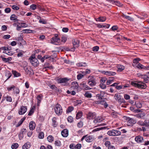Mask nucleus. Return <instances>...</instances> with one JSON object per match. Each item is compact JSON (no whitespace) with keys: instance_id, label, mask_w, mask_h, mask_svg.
Here are the masks:
<instances>
[{"instance_id":"nucleus-63","label":"nucleus","mask_w":149,"mask_h":149,"mask_svg":"<svg viewBox=\"0 0 149 149\" xmlns=\"http://www.w3.org/2000/svg\"><path fill=\"white\" fill-rule=\"evenodd\" d=\"M106 80V78H102L101 79L100 82L101 83L104 84Z\"/></svg>"},{"instance_id":"nucleus-17","label":"nucleus","mask_w":149,"mask_h":149,"mask_svg":"<svg viewBox=\"0 0 149 149\" xmlns=\"http://www.w3.org/2000/svg\"><path fill=\"white\" fill-rule=\"evenodd\" d=\"M103 120V119L101 117H97L93 121V122L95 123H100Z\"/></svg>"},{"instance_id":"nucleus-35","label":"nucleus","mask_w":149,"mask_h":149,"mask_svg":"<svg viewBox=\"0 0 149 149\" xmlns=\"http://www.w3.org/2000/svg\"><path fill=\"white\" fill-rule=\"evenodd\" d=\"M48 141L49 142H52L54 140V138L53 136L51 135H49L47 137Z\"/></svg>"},{"instance_id":"nucleus-11","label":"nucleus","mask_w":149,"mask_h":149,"mask_svg":"<svg viewBox=\"0 0 149 149\" xmlns=\"http://www.w3.org/2000/svg\"><path fill=\"white\" fill-rule=\"evenodd\" d=\"M26 132V130L25 129H22L21 130L20 133L19 134V136L20 139H21L23 138L24 136V134H25Z\"/></svg>"},{"instance_id":"nucleus-23","label":"nucleus","mask_w":149,"mask_h":149,"mask_svg":"<svg viewBox=\"0 0 149 149\" xmlns=\"http://www.w3.org/2000/svg\"><path fill=\"white\" fill-rule=\"evenodd\" d=\"M42 98V96L40 95H38L37 97V104L38 106H39L40 103L41 101Z\"/></svg>"},{"instance_id":"nucleus-33","label":"nucleus","mask_w":149,"mask_h":149,"mask_svg":"<svg viewBox=\"0 0 149 149\" xmlns=\"http://www.w3.org/2000/svg\"><path fill=\"white\" fill-rule=\"evenodd\" d=\"M110 25L108 24L107 25H101L100 24H98L97 26L99 28H101L102 27H106L107 28H109V27Z\"/></svg>"},{"instance_id":"nucleus-62","label":"nucleus","mask_w":149,"mask_h":149,"mask_svg":"<svg viewBox=\"0 0 149 149\" xmlns=\"http://www.w3.org/2000/svg\"><path fill=\"white\" fill-rule=\"evenodd\" d=\"M6 100L8 101L11 102L12 101V99L10 96H8L6 97Z\"/></svg>"},{"instance_id":"nucleus-46","label":"nucleus","mask_w":149,"mask_h":149,"mask_svg":"<svg viewBox=\"0 0 149 149\" xmlns=\"http://www.w3.org/2000/svg\"><path fill=\"white\" fill-rule=\"evenodd\" d=\"M99 49V47L98 46H95L93 48L92 50L94 52H97Z\"/></svg>"},{"instance_id":"nucleus-44","label":"nucleus","mask_w":149,"mask_h":149,"mask_svg":"<svg viewBox=\"0 0 149 149\" xmlns=\"http://www.w3.org/2000/svg\"><path fill=\"white\" fill-rule=\"evenodd\" d=\"M44 137V134L43 132H40L39 135L38 137L40 139H43Z\"/></svg>"},{"instance_id":"nucleus-47","label":"nucleus","mask_w":149,"mask_h":149,"mask_svg":"<svg viewBox=\"0 0 149 149\" xmlns=\"http://www.w3.org/2000/svg\"><path fill=\"white\" fill-rule=\"evenodd\" d=\"M81 145L80 143H78L75 146V149H80L81 148Z\"/></svg>"},{"instance_id":"nucleus-49","label":"nucleus","mask_w":149,"mask_h":149,"mask_svg":"<svg viewBox=\"0 0 149 149\" xmlns=\"http://www.w3.org/2000/svg\"><path fill=\"white\" fill-rule=\"evenodd\" d=\"M140 59L139 58H135L134 59L133 61V63H134L136 64H138L139 63L138 62L140 61Z\"/></svg>"},{"instance_id":"nucleus-19","label":"nucleus","mask_w":149,"mask_h":149,"mask_svg":"<svg viewBox=\"0 0 149 149\" xmlns=\"http://www.w3.org/2000/svg\"><path fill=\"white\" fill-rule=\"evenodd\" d=\"M30 147V143L28 142L26 143L22 146V149H28Z\"/></svg>"},{"instance_id":"nucleus-30","label":"nucleus","mask_w":149,"mask_h":149,"mask_svg":"<svg viewBox=\"0 0 149 149\" xmlns=\"http://www.w3.org/2000/svg\"><path fill=\"white\" fill-rule=\"evenodd\" d=\"M77 65L78 67H85L87 65L86 63H79L77 64Z\"/></svg>"},{"instance_id":"nucleus-53","label":"nucleus","mask_w":149,"mask_h":149,"mask_svg":"<svg viewBox=\"0 0 149 149\" xmlns=\"http://www.w3.org/2000/svg\"><path fill=\"white\" fill-rule=\"evenodd\" d=\"M104 127H101L95 129L92 131V132H96V131H99L100 130L103 129Z\"/></svg>"},{"instance_id":"nucleus-56","label":"nucleus","mask_w":149,"mask_h":149,"mask_svg":"<svg viewBox=\"0 0 149 149\" xmlns=\"http://www.w3.org/2000/svg\"><path fill=\"white\" fill-rule=\"evenodd\" d=\"M12 7V8L14 10H17L19 9V8L15 5H13Z\"/></svg>"},{"instance_id":"nucleus-29","label":"nucleus","mask_w":149,"mask_h":149,"mask_svg":"<svg viewBox=\"0 0 149 149\" xmlns=\"http://www.w3.org/2000/svg\"><path fill=\"white\" fill-rule=\"evenodd\" d=\"M52 125L53 126L55 127L57 126V124L56 123V118H53L52 119Z\"/></svg>"},{"instance_id":"nucleus-27","label":"nucleus","mask_w":149,"mask_h":149,"mask_svg":"<svg viewBox=\"0 0 149 149\" xmlns=\"http://www.w3.org/2000/svg\"><path fill=\"white\" fill-rule=\"evenodd\" d=\"M136 67L139 69H145L146 68L140 63H139L137 65Z\"/></svg>"},{"instance_id":"nucleus-15","label":"nucleus","mask_w":149,"mask_h":149,"mask_svg":"<svg viewBox=\"0 0 149 149\" xmlns=\"http://www.w3.org/2000/svg\"><path fill=\"white\" fill-rule=\"evenodd\" d=\"M122 16L130 21L133 22L134 21V19L133 18L130 16L126 15L123 13Z\"/></svg>"},{"instance_id":"nucleus-9","label":"nucleus","mask_w":149,"mask_h":149,"mask_svg":"<svg viewBox=\"0 0 149 149\" xmlns=\"http://www.w3.org/2000/svg\"><path fill=\"white\" fill-rule=\"evenodd\" d=\"M87 118L89 119H93L96 117V115L95 112H89L87 115Z\"/></svg>"},{"instance_id":"nucleus-28","label":"nucleus","mask_w":149,"mask_h":149,"mask_svg":"<svg viewBox=\"0 0 149 149\" xmlns=\"http://www.w3.org/2000/svg\"><path fill=\"white\" fill-rule=\"evenodd\" d=\"M82 86L84 88L85 90H91V88L88 87V86L86 85V84H81Z\"/></svg>"},{"instance_id":"nucleus-52","label":"nucleus","mask_w":149,"mask_h":149,"mask_svg":"<svg viewBox=\"0 0 149 149\" xmlns=\"http://www.w3.org/2000/svg\"><path fill=\"white\" fill-rule=\"evenodd\" d=\"M37 7L36 5L35 4H32L30 6V8L33 10L36 9Z\"/></svg>"},{"instance_id":"nucleus-51","label":"nucleus","mask_w":149,"mask_h":149,"mask_svg":"<svg viewBox=\"0 0 149 149\" xmlns=\"http://www.w3.org/2000/svg\"><path fill=\"white\" fill-rule=\"evenodd\" d=\"M144 122H143L141 121H139L137 122V124H138L141 126H144Z\"/></svg>"},{"instance_id":"nucleus-41","label":"nucleus","mask_w":149,"mask_h":149,"mask_svg":"<svg viewBox=\"0 0 149 149\" xmlns=\"http://www.w3.org/2000/svg\"><path fill=\"white\" fill-rule=\"evenodd\" d=\"M114 97L116 100L118 101L121 97V96L120 95L117 94H115Z\"/></svg>"},{"instance_id":"nucleus-3","label":"nucleus","mask_w":149,"mask_h":149,"mask_svg":"<svg viewBox=\"0 0 149 149\" xmlns=\"http://www.w3.org/2000/svg\"><path fill=\"white\" fill-rule=\"evenodd\" d=\"M89 79L88 80V84L90 86H95L96 84L95 79L94 76H89Z\"/></svg>"},{"instance_id":"nucleus-1","label":"nucleus","mask_w":149,"mask_h":149,"mask_svg":"<svg viewBox=\"0 0 149 149\" xmlns=\"http://www.w3.org/2000/svg\"><path fill=\"white\" fill-rule=\"evenodd\" d=\"M131 84L132 86L139 88H145L146 87V85L141 81H133L131 82Z\"/></svg>"},{"instance_id":"nucleus-14","label":"nucleus","mask_w":149,"mask_h":149,"mask_svg":"<svg viewBox=\"0 0 149 149\" xmlns=\"http://www.w3.org/2000/svg\"><path fill=\"white\" fill-rule=\"evenodd\" d=\"M146 114L144 112H140L138 114H136L134 116L139 118L143 119L144 118Z\"/></svg>"},{"instance_id":"nucleus-31","label":"nucleus","mask_w":149,"mask_h":149,"mask_svg":"<svg viewBox=\"0 0 149 149\" xmlns=\"http://www.w3.org/2000/svg\"><path fill=\"white\" fill-rule=\"evenodd\" d=\"M12 72L13 74L15 77H17L20 76V74L15 70H13L12 71Z\"/></svg>"},{"instance_id":"nucleus-13","label":"nucleus","mask_w":149,"mask_h":149,"mask_svg":"<svg viewBox=\"0 0 149 149\" xmlns=\"http://www.w3.org/2000/svg\"><path fill=\"white\" fill-rule=\"evenodd\" d=\"M62 135L64 137H67L68 135V131L67 129H64L61 132Z\"/></svg>"},{"instance_id":"nucleus-43","label":"nucleus","mask_w":149,"mask_h":149,"mask_svg":"<svg viewBox=\"0 0 149 149\" xmlns=\"http://www.w3.org/2000/svg\"><path fill=\"white\" fill-rule=\"evenodd\" d=\"M144 126L149 127V120L146 119L144 121Z\"/></svg>"},{"instance_id":"nucleus-39","label":"nucleus","mask_w":149,"mask_h":149,"mask_svg":"<svg viewBox=\"0 0 149 149\" xmlns=\"http://www.w3.org/2000/svg\"><path fill=\"white\" fill-rule=\"evenodd\" d=\"M82 112H77L76 114V118L77 119H79L82 116Z\"/></svg>"},{"instance_id":"nucleus-64","label":"nucleus","mask_w":149,"mask_h":149,"mask_svg":"<svg viewBox=\"0 0 149 149\" xmlns=\"http://www.w3.org/2000/svg\"><path fill=\"white\" fill-rule=\"evenodd\" d=\"M118 102L120 103H125V100L123 98H121V97L120 98V100L118 101Z\"/></svg>"},{"instance_id":"nucleus-32","label":"nucleus","mask_w":149,"mask_h":149,"mask_svg":"<svg viewBox=\"0 0 149 149\" xmlns=\"http://www.w3.org/2000/svg\"><path fill=\"white\" fill-rule=\"evenodd\" d=\"M21 111L19 112H26L27 110V108L26 106H22L20 108Z\"/></svg>"},{"instance_id":"nucleus-16","label":"nucleus","mask_w":149,"mask_h":149,"mask_svg":"<svg viewBox=\"0 0 149 149\" xmlns=\"http://www.w3.org/2000/svg\"><path fill=\"white\" fill-rule=\"evenodd\" d=\"M135 140L137 143H142L143 141V137L140 136H137L135 138Z\"/></svg>"},{"instance_id":"nucleus-54","label":"nucleus","mask_w":149,"mask_h":149,"mask_svg":"<svg viewBox=\"0 0 149 149\" xmlns=\"http://www.w3.org/2000/svg\"><path fill=\"white\" fill-rule=\"evenodd\" d=\"M114 3H115L116 5L118 6H123V5L121 3H120V2L118 1H114Z\"/></svg>"},{"instance_id":"nucleus-8","label":"nucleus","mask_w":149,"mask_h":149,"mask_svg":"<svg viewBox=\"0 0 149 149\" xmlns=\"http://www.w3.org/2000/svg\"><path fill=\"white\" fill-rule=\"evenodd\" d=\"M55 112H62V109L61 106L58 104H56L54 108Z\"/></svg>"},{"instance_id":"nucleus-57","label":"nucleus","mask_w":149,"mask_h":149,"mask_svg":"<svg viewBox=\"0 0 149 149\" xmlns=\"http://www.w3.org/2000/svg\"><path fill=\"white\" fill-rule=\"evenodd\" d=\"M100 87L103 89H104L106 88V86L105 85L103 84L102 83H101L100 85Z\"/></svg>"},{"instance_id":"nucleus-7","label":"nucleus","mask_w":149,"mask_h":149,"mask_svg":"<svg viewBox=\"0 0 149 149\" xmlns=\"http://www.w3.org/2000/svg\"><path fill=\"white\" fill-rule=\"evenodd\" d=\"M102 72L103 74L108 76L115 75L116 74L115 72L110 71H104Z\"/></svg>"},{"instance_id":"nucleus-42","label":"nucleus","mask_w":149,"mask_h":149,"mask_svg":"<svg viewBox=\"0 0 149 149\" xmlns=\"http://www.w3.org/2000/svg\"><path fill=\"white\" fill-rule=\"evenodd\" d=\"M67 40V37L65 36H63L61 38V42L65 43Z\"/></svg>"},{"instance_id":"nucleus-10","label":"nucleus","mask_w":149,"mask_h":149,"mask_svg":"<svg viewBox=\"0 0 149 149\" xmlns=\"http://www.w3.org/2000/svg\"><path fill=\"white\" fill-rule=\"evenodd\" d=\"M73 47L77 48L79 47V42L77 39H74L72 41Z\"/></svg>"},{"instance_id":"nucleus-22","label":"nucleus","mask_w":149,"mask_h":149,"mask_svg":"<svg viewBox=\"0 0 149 149\" xmlns=\"http://www.w3.org/2000/svg\"><path fill=\"white\" fill-rule=\"evenodd\" d=\"M118 68L117 71H118L121 72L124 69V67L123 65H118L117 66Z\"/></svg>"},{"instance_id":"nucleus-45","label":"nucleus","mask_w":149,"mask_h":149,"mask_svg":"<svg viewBox=\"0 0 149 149\" xmlns=\"http://www.w3.org/2000/svg\"><path fill=\"white\" fill-rule=\"evenodd\" d=\"M84 95L88 98H91L92 97L91 93L88 92H86L84 94Z\"/></svg>"},{"instance_id":"nucleus-6","label":"nucleus","mask_w":149,"mask_h":149,"mask_svg":"<svg viewBox=\"0 0 149 149\" xmlns=\"http://www.w3.org/2000/svg\"><path fill=\"white\" fill-rule=\"evenodd\" d=\"M68 80V79L67 78H61L58 80V82L61 83L62 85L65 86L68 84L67 82Z\"/></svg>"},{"instance_id":"nucleus-25","label":"nucleus","mask_w":149,"mask_h":149,"mask_svg":"<svg viewBox=\"0 0 149 149\" xmlns=\"http://www.w3.org/2000/svg\"><path fill=\"white\" fill-rule=\"evenodd\" d=\"M18 24V25L19 26V27H20L21 28L23 27H26L28 26L27 25L24 23L19 22Z\"/></svg>"},{"instance_id":"nucleus-58","label":"nucleus","mask_w":149,"mask_h":149,"mask_svg":"<svg viewBox=\"0 0 149 149\" xmlns=\"http://www.w3.org/2000/svg\"><path fill=\"white\" fill-rule=\"evenodd\" d=\"M83 77V75L81 74H79L77 75V79L78 80H79L82 78Z\"/></svg>"},{"instance_id":"nucleus-38","label":"nucleus","mask_w":149,"mask_h":149,"mask_svg":"<svg viewBox=\"0 0 149 149\" xmlns=\"http://www.w3.org/2000/svg\"><path fill=\"white\" fill-rule=\"evenodd\" d=\"M19 145L17 143L13 144L11 146V148L13 149H16L18 147Z\"/></svg>"},{"instance_id":"nucleus-48","label":"nucleus","mask_w":149,"mask_h":149,"mask_svg":"<svg viewBox=\"0 0 149 149\" xmlns=\"http://www.w3.org/2000/svg\"><path fill=\"white\" fill-rule=\"evenodd\" d=\"M74 109V108L72 107H69L67 109L66 112H71Z\"/></svg>"},{"instance_id":"nucleus-55","label":"nucleus","mask_w":149,"mask_h":149,"mask_svg":"<svg viewBox=\"0 0 149 149\" xmlns=\"http://www.w3.org/2000/svg\"><path fill=\"white\" fill-rule=\"evenodd\" d=\"M55 144L58 146H60L61 145V141L59 140H56L55 141Z\"/></svg>"},{"instance_id":"nucleus-20","label":"nucleus","mask_w":149,"mask_h":149,"mask_svg":"<svg viewBox=\"0 0 149 149\" xmlns=\"http://www.w3.org/2000/svg\"><path fill=\"white\" fill-rule=\"evenodd\" d=\"M0 57L2 59V60L5 62H7L9 61H10L12 60V58L11 57H8L7 58H4L3 56H1Z\"/></svg>"},{"instance_id":"nucleus-26","label":"nucleus","mask_w":149,"mask_h":149,"mask_svg":"<svg viewBox=\"0 0 149 149\" xmlns=\"http://www.w3.org/2000/svg\"><path fill=\"white\" fill-rule=\"evenodd\" d=\"M72 86L74 87L75 89H78L79 85L77 82V81H74L72 82Z\"/></svg>"},{"instance_id":"nucleus-37","label":"nucleus","mask_w":149,"mask_h":149,"mask_svg":"<svg viewBox=\"0 0 149 149\" xmlns=\"http://www.w3.org/2000/svg\"><path fill=\"white\" fill-rule=\"evenodd\" d=\"M114 136L120 135L121 134V132L119 131L114 130Z\"/></svg>"},{"instance_id":"nucleus-5","label":"nucleus","mask_w":149,"mask_h":149,"mask_svg":"<svg viewBox=\"0 0 149 149\" xmlns=\"http://www.w3.org/2000/svg\"><path fill=\"white\" fill-rule=\"evenodd\" d=\"M126 119L127 122V125L128 126L132 125L134 124L136 122V121L135 120L129 117H126Z\"/></svg>"},{"instance_id":"nucleus-36","label":"nucleus","mask_w":149,"mask_h":149,"mask_svg":"<svg viewBox=\"0 0 149 149\" xmlns=\"http://www.w3.org/2000/svg\"><path fill=\"white\" fill-rule=\"evenodd\" d=\"M97 20H96V21H98L100 22H103L105 21L106 20V18L105 17H100L99 18L97 19Z\"/></svg>"},{"instance_id":"nucleus-60","label":"nucleus","mask_w":149,"mask_h":149,"mask_svg":"<svg viewBox=\"0 0 149 149\" xmlns=\"http://www.w3.org/2000/svg\"><path fill=\"white\" fill-rule=\"evenodd\" d=\"M39 22L44 24H46L47 23L46 21L43 19H40L39 20Z\"/></svg>"},{"instance_id":"nucleus-61","label":"nucleus","mask_w":149,"mask_h":149,"mask_svg":"<svg viewBox=\"0 0 149 149\" xmlns=\"http://www.w3.org/2000/svg\"><path fill=\"white\" fill-rule=\"evenodd\" d=\"M83 125V123L82 122H80L78 123L77 126L79 127H81Z\"/></svg>"},{"instance_id":"nucleus-12","label":"nucleus","mask_w":149,"mask_h":149,"mask_svg":"<svg viewBox=\"0 0 149 149\" xmlns=\"http://www.w3.org/2000/svg\"><path fill=\"white\" fill-rule=\"evenodd\" d=\"M29 127L30 130H33L35 128L36 124L33 121H31L29 124Z\"/></svg>"},{"instance_id":"nucleus-40","label":"nucleus","mask_w":149,"mask_h":149,"mask_svg":"<svg viewBox=\"0 0 149 149\" xmlns=\"http://www.w3.org/2000/svg\"><path fill=\"white\" fill-rule=\"evenodd\" d=\"M16 40L18 41H22L23 40V35L22 33L21 34L20 36L17 38Z\"/></svg>"},{"instance_id":"nucleus-18","label":"nucleus","mask_w":149,"mask_h":149,"mask_svg":"<svg viewBox=\"0 0 149 149\" xmlns=\"http://www.w3.org/2000/svg\"><path fill=\"white\" fill-rule=\"evenodd\" d=\"M17 17L14 14L11 15L10 17V19L11 20H14L15 22H18L19 20L17 19Z\"/></svg>"},{"instance_id":"nucleus-50","label":"nucleus","mask_w":149,"mask_h":149,"mask_svg":"<svg viewBox=\"0 0 149 149\" xmlns=\"http://www.w3.org/2000/svg\"><path fill=\"white\" fill-rule=\"evenodd\" d=\"M67 120L68 122L71 123L73 121V118L72 116H70L68 117Z\"/></svg>"},{"instance_id":"nucleus-59","label":"nucleus","mask_w":149,"mask_h":149,"mask_svg":"<svg viewBox=\"0 0 149 149\" xmlns=\"http://www.w3.org/2000/svg\"><path fill=\"white\" fill-rule=\"evenodd\" d=\"M11 11V9L9 8H7L5 9L4 11L6 13H9Z\"/></svg>"},{"instance_id":"nucleus-24","label":"nucleus","mask_w":149,"mask_h":149,"mask_svg":"<svg viewBox=\"0 0 149 149\" xmlns=\"http://www.w3.org/2000/svg\"><path fill=\"white\" fill-rule=\"evenodd\" d=\"M23 31V33H33L34 31H32L30 29H24L22 31Z\"/></svg>"},{"instance_id":"nucleus-21","label":"nucleus","mask_w":149,"mask_h":149,"mask_svg":"<svg viewBox=\"0 0 149 149\" xmlns=\"http://www.w3.org/2000/svg\"><path fill=\"white\" fill-rule=\"evenodd\" d=\"M93 140V138L92 136H89L86 138V141L88 142H92Z\"/></svg>"},{"instance_id":"nucleus-4","label":"nucleus","mask_w":149,"mask_h":149,"mask_svg":"<svg viewBox=\"0 0 149 149\" xmlns=\"http://www.w3.org/2000/svg\"><path fill=\"white\" fill-rule=\"evenodd\" d=\"M60 39L59 38L53 37L51 40V43L56 45H60Z\"/></svg>"},{"instance_id":"nucleus-34","label":"nucleus","mask_w":149,"mask_h":149,"mask_svg":"<svg viewBox=\"0 0 149 149\" xmlns=\"http://www.w3.org/2000/svg\"><path fill=\"white\" fill-rule=\"evenodd\" d=\"M114 130H111L107 132V134L110 136H114Z\"/></svg>"},{"instance_id":"nucleus-2","label":"nucleus","mask_w":149,"mask_h":149,"mask_svg":"<svg viewBox=\"0 0 149 149\" xmlns=\"http://www.w3.org/2000/svg\"><path fill=\"white\" fill-rule=\"evenodd\" d=\"M29 60L30 62L32 65L34 67L38 66L39 64V62L38 60L35 58L34 56H33L30 57Z\"/></svg>"}]
</instances>
